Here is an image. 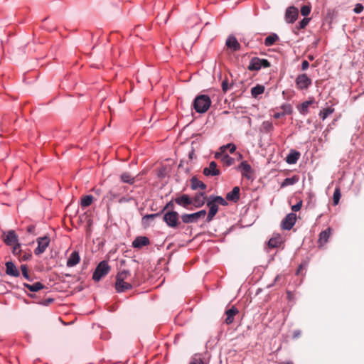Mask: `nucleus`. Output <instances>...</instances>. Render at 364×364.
Here are the masks:
<instances>
[{
  "instance_id": "obj_1",
  "label": "nucleus",
  "mask_w": 364,
  "mask_h": 364,
  "mask_svg": "<svg viewBox=\"0 0 364 364\" xmlns=\"http://www.w3.org/2000/svg\"><path fill=\"white\" fill-rule=\"evenodd\" d=\"M210 105V98L206 95H198L193 102L194 109L198 113L205 112L209 109Z\"/></svg>"
},
{
  "instance_id": "obj_2",
  "label": "nucleus",
  "mask_w": 364,
  "mask_h": 364,
  "mask_svg": "<svg viewBox=\"0 0 364 364\" xmlns=\"http://www.w3.org/2000/svg\"><path fill=\"white\" fill-rule=\"evenodd\" d=\"M110 270V267L109 266L107 262L102 261L97 266L93 275L92 279L95 282H99L103 277L106 276Z\"/></svg>"
},
{
  "instance_id": "obj_3",
  "label": "nucleus",
  "mask_w": 364,
  "mask_h": 364,
  "mask_svg": "<svg viewBox=\"0 0 364 364\" xmlns=\"http://www.w3.org/2000/svg\"><path fill=\"white\" fill-rule=\"evenodd\" d=\"M270 63L267 59H260L257 57H254L251 59L247 69L250 71L259 70L262 67H270Z\"/></svg>"
},
{
  "instance_id": "obj_4",
  "label": "nucleus",
  "mask_w": 364,
  "mask_h": 364,
  "mask_svg": "<svg viewBox=\"0 0 364 364\" xmlns=\"http://www.w3.org/2000/svg\"><path fill=\"white\" fill-rule=\"evenodd\" d=\"M205 215L206 211L205 210H202L191 214L184 213L181 215V220L183 223L186 224L197 223L200 218H204Z\"/></svg>"
},
{
  "instance_id": "obj_5",
  "label": "nucleus",
  "mask_w": 364,
  "mask_h": 364,
  "mask_svg": "<svg viewBox=\"0 0 364 364\" xmlns=\"http://www.w3.org/2000/svg\"><path fill=\"white\" fill-rule=\"evenodd\" d=\"M179 215L176 211H168L164 215V220L168 226L171 228H176L179 224Z\"/></svg>"
},
{
  "instance_id": "obj_6",
  "label": "nucleus",
  "mask_w": 364,
  "mask_h": 364,
  "mask_svg": "<svg viewBox=\"0 0 364 364\" xmlns=\"http://www.w3.org/2000/svg\"><path fill=\"white\" fill-rule=\"evenodd\" d=\"M50 238L48 236L41 237L37 239L38 247L34 250V253L39 255L43 253L50 244Z\"/></svg>"
},
{
  "instance_id": "obj_7",
  "label": "nucleus",
  "mask_w": 364,
  "mask_h": 364,
  "mask_svg": "<svg viewBox=\"0 0 364 364\" xmlns=\"http://www.w3.org/2000/svg\"><path fill=\"white\" fill-rule=\"evenodd\" d=\"M296 220V215L293 213H289L282 221L281 227L284 230H291L294 225Z\"/></svg>"
},
{
  "instance_id": "obj_8",
  "label": "nucleus",
  "mask_w": 364,
  "mask_h": 364,
  "mask_svg": "<svg viewBox=\"0 0 364 364\" xmlns=\"http://www.w3.org/2000/svg\"><path fill=\"white\" fill-rule=\"evenodd\" d=\"M296 84L299 90L307 89L311 84V80L306 74L299 75L296 78Z\"/></svg>"
},
{
  "instance_id": "obj_9",
  "label": "nucleus",
  "mask_w": 364,
  "mask_h": 364,
  "mask_svg": "<svg viewBox=\"0 0 364 364\" xmlns=\"http://www.w3.org/2000/svg\"><path fill=\"white\" fill-rule=\"evenodd\" d=\"M298 15V9L294 6H290L286 11L285 19L288 23H292L297 19Z\"/></svg>"
},
{
  "instance_id": "obj_10",
  "label": "nucleus",
  "mask_w": 364,
  "mask_h": 364,
  "mask_svg": "<svg viewBox=\"0 0 364 364\" xmlns=\"http://www.w3.org/2000/svg\"><path fill=\"white\" fill-rule=\"evenodd\" d=\"M203 173L206 176H215L220 174V171L217 168V164L215 161H211L209 164L208 167H205L203 168Z\"/></svg>"
},
{
  "instance_id": "obj_11",
  "label": "nucleus",
  "mask_w": 364,
  "mask_h": 364,
  "mask_svg": "<svg viewBox=\"0 0 364 364\" xmlns=\"http://www.w3.org/2000/svg\"><path fill=\"white\" fill-rule=\"evenodd\" d=\"M238 168L241 171V173L243 177L250 179L251 178V173L252 172V169L251 166L246 161H242Z\"/></svg>"
},
{
  "instance_id": "obj_12",
  "label": "nucleus",
  "mask_w": 364,
  "mask_h": 364,
  "mask_svg": "<svg viewBox=\"0 0 364 364\" xmlns=\"http://www.w3.org/2000/svg\"><path fill=\"white\" fill-rule=\"evenodd\" d=\"M207 206L209 208V212L207 215L206 221L209 223L213 219V218L218 213V206L216 204L211 202L210 200H208L207 202Z\"/></svg>"
},
{
  "instance_id": "obj_13",
  "label": "nucleus",
  "mask_w": 364,
  "mask_h": 364,
  "mask_svg": "<svg viewBox=\"0 0 364 364\" xmlns=\"http://www.w3.org/2000/svg\"><path fill=\"white\" fill-rule=\"evenodd\" d=\"M175 202L183 208H187L189 205L192 204L193 200L188 195L183 194L181 196L176 198Z\"/></svg>"
},
{
  "instance_id": "obj_14",
  "label": "nucleus",
  "mask_w": 364,
  "mask_h": 364,
  "mask_svg": "<svg viewBox=\"0 0 364 364\" xmlns=\"http://www.w3.org/2000/svg\"><path fill=\"white\" fill-rule=\"evenodd\" d=\"M4 242L7 245H13L18 242V236L14 230H9L4 237Z\"/></svg>"
},
{
  "instance_id": "obj_15",
  "label": "nucleus",
  "mask_w": 364,
  "mask_h": 364,
  "mask_svg": "<svg viewBox=\"0 0 364 364\" xmlns=\"http://www.w3.org/2000/svg\"><path fill=\"white\" fill-rule=\"evenodd\" d=\"M239 313L237 309L232 306L230 309L226 310V318L225 322L226 324L230 325L234 321L235 316Z\"/></svg>"
},
{
  "instance_id": "obj_16",
  "label": "nucleus",
  "mask_w": 364,
  "mask_h": 364,
  "mask_svg": "<svg viewBox=\"0 0 364 364\" xmlns=\"http://www.w3.org/2000/svg\"><path fill=\"white\" fill-rule=\"evenodd\" d=\"M193 203L196 208L202 207L206 200V196H205V193H196V196L192 198Z\"/></svg>"
},
{
  "instance_id": "obj_17",
  "label": "nucleus",
  "mask_w": 364,
  "mask_h": 364,
  "mask_svg": "<svg viewBox=\"0 0 364 364\" xmlns=\"http://www.w3.org/2000/svg\"><path fill=\"white\" fill-rule=\"evenodd\" d=\"M6 273L8 275L16 277L20 275L18 270L12 262H7L6 263Z\"/></svg>"
},
{
  "instance_id": "obj_18",
  "label": "nucleus",
  "mask_w": 364,
  "mask_h": 364,
  "mask_svg": "<svg viewBox=\"0 0 364 364\" xmlns=\"http://www.w3.org/2000/svg\"><path fill=\"white\" fill-rule=\"evenodd\" d=\"M149 244V240L144 236L137 237L132 242V246L135 248H141Z\"/></svg>"
},
{
  "instance_id": "obj_19",
  "label": "nucleus",
  "mask_w": 364,
  "mask_h": 364,
  "mask_svg": "<svg viewBox=\"0 0 364 364\" xmlns=\"http://www.w3.org/2000/svg\"><path fill=\"white\" fill-rule=\"evenodd\" d=\"M226 199L234 202L237 201L240 199V188L238 186L234 187L232 191L226 195Z\"/></svg>"
},
{
  "instance_id": "obj_20",
  "label": "nucleus",
  "mask_w": 364,
  "mask_h": 364,
  "mask_svg": "<svg viewBox=\"0 0 364 364\" xmlns=\"http://www.w3.org/2000/svg\"><path fill=\"white\" fill-rule=\"evenodd\" d=\"M190 181L191 187L193 190H197L198 188L205 190L206 188V185L203 182L199 181L196 176H193Z\"/></svg>"
},
{
  "instance_id": "obj_21",
  "label": "nucleus",
  "mask_w": 364,
  "mask_h": 364,
  "mask_svg": "<svg viewBox=\"0 0 364 364\" xmlns=\"http://www.w3.org/2000/svg\"><path fill=\"white\" fill-rule=\"evenodd\" d=\"M226 46L234 51L240 50V45L234 36H230L226 41Z\"/></svg>"
},
{
  "instance_id": "obj_22",
  "label": "nucleus",
  "mask_w": 364,
  "mask_h": 364,
  "mask_svg": "<svg viewBox=\"0 0 364 364\" xmlns=\"http://www.w3.org/2000/svg\"><path fill=\"white\" fill-rule=\"evenodd\" d=\"M80 262V256L77 252L74 251L70 255L68 261L67 266L69 267H74Z\"/></svg>"
},
{
  "instance_id": "obj_23",
  "label": "nucleus",
  "mask_w": 364,
  "mask_h": 364,
  "mask_svg": "<svg viewBox=\"0 0 364 364\" xmlns=\"http://www.w3.org/2000/svg\"><path fill=\"white\" fill-rule=\"evenodd\" d=\"M115 288L117 292H124L127 290L131 289L132 286L131 284L122 280V282H116Z\"/></svg>"
},
{
  "instance_id": "obj_24",
  "label": "nucleus",
  "mask_w": 364,
  "mask_h": 364,
  "mask_svg": "<svg viewBox=\"0 0 364 364\" xmlns=\"http://www.w3.org/2000/svg\"><path fill=\"white\" fill-rule=\"evenodd\" d=\"M300 156L299 152L292 150L291 152L287 155L286 161L289 164H294L296 163V161L299 160Z\"/></svg>"
},
{
  "instance_id": "obj_25",
  "label": "nucleus",
  "mask_w": 364,
  "mask_h": 364,
  "mask_svg": "<svg viewBox=\"0 0 364 364\" xmlns=\"http://www.w3.org/2000/svg\"><path fill=\"white\" fill-rule=\"evenodd\" d=\"M120 180L123 183L134 184L136 181V177L133 176L129 172H124L120 175Z\"/></svg>"
},
{
  "instance_id": "obj_26",
  "label": "nucleus",
  "mask_w": 364,
  "mask_h": 364,
  "mask_svg": "<svg viewBox=\"0 0 364 364\" xmlns=\"http://www.w3.org/2000/svg\"><path fill=\"white\" fill-rule=\"evenodd\" d=\"M331 235V229L328 228L319 234L318 243L320 245H323L328 242V237Z\"/></svg>"
},
{
  "instance_id": "obj_27",
  "label": "nucleus",
  "mask_w": 364,
  "mask_h": 364,
  "mask_svg": "<svg viewBox=\"0 0 364 364\" xmlns=\"http://www.w3.org/2000/svg\"><path fill=\"white\" fill-rule=\"evenodd\" d=\"M161 213H154V214H149L146 215L142 218V225L144 227H148L150 225V221L153 220L156 218L160 216Z\"/></svg>"
},
{
  "instance_id": "obj_28",
  "label": "nucleus",
  "mask_w": 364,
  "mask_h": 364,
  "mask_svg": "<svg viewBox=\"0 0 364 364\" xmlns=\"http://www.w3.org/2000/svg\"><path fill=\"white\" fill-rule=\"evenodd\" d=\"M24 287L28 289L30 291L36 292L41 289H43L45 287L41 282H36L33 284H24Z\"/></svg>"
},
{
  "instance_id": "obj_29",
  "label": "nucleus",
  "mask_w": 364,
  "mask_h": 364,
  "mask_svg": "<svg viewBox=\"0 0 364 364\" xmlns=\"http://www.w3.org/2000/svg\"><path fill=\"white\" fill-rule=\"evenodd\" d=\"M279 39L276 33H272L264 39V45L267 47L273 46Z\"/></svg>"
},
{
  "instance_id": "obj_30",
  "label": "nucleus",
  "mask_w": 364,
  "mask_h": 364,
  "mask_svg": "<svg viewBox=\"0 0 364 364\" xmlns=\"http://www.w3.org/2000/svg\"><path fill=\"white\" fill-rule=\"evenodd\" d=\"M264 86L262 85H257L251 89V94L253 97L257 98L258 95L264 92Z\"/></svg>"
},
{
  "instance_id": "obj_31",
  "label": "nucleus",
  "mask_w": 364,
  "mask_h": 364,
  "mask_svg": "<svg viewBox=\"0 0 364 364\" xmlns=\"http://www.w3.org/2000/svg\"><path fill=\"white\" fill-rule=\"evenodd\" d=\"M93 196L91 195L85 196L81 198L80 205L82 208H86L90 206L93 201Z\"/></svg>"
},
{
  "instance_id": "obj_32",
  "label": "nucleus",
  "mask_w": 364,
  "mask_h": 364,
  "mask_svg": "<svg viewBox=\"0 0 364 364\" xmlns=\"http://www.w3.org/2000/svg\"><path fill=\"white\" fill-rule=\"evenodd\" d=\"M209 200L213 203L216 204L218 206V205H221L223 206L228 205L227 201L221 196H210L209 198Z\"/></svg>"
},
{
  "instance_id": "obj_33",
  "label": "nucleus",
  "mask_w": 364,
  "mask_h": 364,
  "mask_svg": "<svg viewBox=\"0 0 364 364\" xmlns=\"http://www.w3.org/2000/svg\"><path fill=\"white\" fill-rule=\"evenodd\" d=\"M299 181V177L296 176H294L291 178H287L284 180L282 183L281 184V187H285L291 185H294Z\"/></svg>"
},
{
  "instance_id": "obj_34",
  "label": "nucleus",
  "mask_w": 364,
  "mask_h": 364,
  "mask_svg": "<svg viewBox=\"0 0 364 364\" xmlns=\"http://www.w3.org/2000/svg\"><path fill=\"white\" fill-rule=\"evenodd\" d=\"M282 242V240L280 236L272 237L269 240L268 246L270 248H275L279 247L281 245Z\"/></svg>"
},
{
  "instance_id": "obj_35",
  "label": "nucleus",
  "mask_w": 364,
  "mask_h": 364,
  "mask_svg": "<svg viewBox=\"0 0 364 364\" xmlns=\"http://www.w3.org/2000/svg\"><path fill=\"white\" fill-rule=\"evenodd\" d=\"M313 100H308L304 102L299 107V111L302 114H306L308 112L309 107L313 103Z\"/></svg>"
},
{
  "instance_id": "obj_36",
  "label": "nucleus",
  "mask_w": 364,
  "mask_h": 364,
  "mask_svg": "<svg viewBox=\"0 0 364 364\" xmlns=\"http://www.w3.org/2000/svg\"><path fill=\"white\" fill-rule=\"evenodd\" d=\"M130 276L129 270H122L118 272L116 277V282H122V280L127 279Z\"/></svg>"
},
{
  "instance_id": "obj_37",
  "label": "nucleus",
  "mask_w": 364,
  "mask_h": 364,
  "mask_svg": "<svg viewBox=\"0 0 364 364\" xmlns=\"http://www.w3.org/2000/svg\"><path fill=\"white\" fill-rule=\"evenodd\" d=\"M334 111V109L329 107H327L326 109H323V110H321L319 113V116L320 117L324 120L328 115H330L331 114H332Z\"/></svg>"
},
{
  "instance_id": "obj_38",
  "label": "nucleus",
  "mask_w": 364,
  "mask_h": 364,
  "mask_svg": "<svg viewBox=\"0 0 364 364\" xmlns=\"http://www.w3.org/2000/svg\"><path fill=\"white\" fill-rule=\"evenodd\" d=\"M222 161L224 164L229 166L234 164L235 160L233 158L229 156L228 154H224L222 156Z\"/></svg>"
},
{
  "instance_id": "obj_39",
  "label": "nucleus",
  "mask_w": 364,
  "mask_h": 364,
  "mask_svg": "<svg viewBox=\"0 0 364 364\" xmlns=\"http://www.w3.org/2000/svg\"><path fill=\"white\" fill-rule=\"evenodd\" d=\"M228 149L229 151L231 154H232L235 151L236 146L233 144H228L227 145L221 146L220 149V151H222V152H225V151Z\"/></svg>"
},
{
  "instance_id": "obj_40",
  "label": "nucleus",
  "mask_w": 364,
  "mask_h": 364,
  "mask_svg": "<svg viewBox=\"0 0 364 364\" xmlns=\"http://www.w3.org/2000/svg\"><path fill=\"white\" fill-rule=\"evenodd\" d=\"M341 195L340 188H336L334 191L333 197L334 205H337L338 203L340 198H341Z\"/></svg>"
},
{
  "instance_id": "obj_41",
  "label": "nucleus",
  "mask_w": 364,
  "mask_h": 364,
  "mask_svg": "<svg viewBox=\"0 0 364 364\" xmlns=\"http://www.w3.org/2000/svg\"><path fill=\"white\" fill-rule=\"evenodd\" d=\"M281 109H282V112L284 113V115L289 114L292 112V107L289 104H284L282 105Z\"/></svg>"
},
{
  "instance_id": "obj_42",
  "label": "nucleus",
  "mask_w": 364,
  "mask_h": 364,
  "mask_svg": "<svg viewBox=\"0 0 364 364\" xmlns=\"http://www.w3.org/2000/svg\"><path fill=\"white\" fill-rule=\"evenodd\" d=\"M32 257V255L30 252H23L22 251L21 255L18 257L20 261H27L29 260Z\"/></svg>"
},
{
  "instance_id": "obj_43",
  "label": "nucleus",
  "mask_w": 364,
  "mask_h": 364,
  "mask_svg": "<svg viewBox=\"0 0 364 364\" xmlns=\"http://www.w3.org/2000/svg\"><path fill=\"white\" fill-rule=\"evenodd\" d=\"M22 251L23 250L21 249V245L19 243H16L14 245V246L13 247L12 253L14 255H16L19 257L20 255H21V253H22Z\"/></svg>"
},
{
  "instance_id": "obj_44",
  "label": "nucleus",
  "mask_w": 364,
  "mask_h": 364,
  "mask_svg": "<svg viewBox=\"0 0 364 364\" xmlns=\"http://www.w3.org/2000/svg\"><path fill=\"white\" fill-rule=\"evenodd\" d=\"M311 12V6L305 5L301 9V14L304 16H307Z\"/></svg>"
},
{
  "instance_id": "obj_45",
  "label": "nucleus",
  "mask_w": 364,
  "mask_h": 364,
  "mask_svg": "<svg viewBox=\"0 0 364 364\" xmlns=\"http://www.w3.org/2000/svg\"><path fill=\"white\" fill-rule=\"evenodd\" d=\"M21 271H22V274L23 276L27 279H29V276H28V268H27V266L26 264H22L21 266Z\"/></svg>"
},
{
  "instance_id": "obj_46",
  "label": "nucleus",
  "mask_w": 364,
  "mask_h": 364,
  "mask_svg": "<svg viewBox=\"0 0 364 364\" xmlns=\"http://www.w3.org/2000/svg\"><path fill=\"white\" fill-rule=\"evenodd\" d=\"M310 18H304L299 22V28H304L309 23Z\"/></svg>"
},
{
  "instance_id": "obj_47",
  "label": "nucleus",
  "mask_w": 364,
  "mask_h": 364,
  "mask_svg": "<svg viewBox=\"0 0 364 364\" xmlns=\"http://www.w3.org/2000/svg\"><path fill=\"white\" fill-rule=\"evenodd\" d=\"M189 364H205V363H204L203 359H201L200 358H196V356L192 358V360Z\"/></svg>"
},
{
  "instance_id": "obj_48",
  "label": "nucleus",
  "mask_w": 364,
  "mask_h": 364,
  "mask_svg": "<svg viewBox=\"0 0 364 364\" xmlns=\"http://www.w3.org/2000/svg\"><path fill=\"white\" fill-rule=\"evenodd\" d=\"M363 9H364V7H363V4H355L353 11L355 14H360L363 11Z\"/></svg>"
},
{
  "instance_id": "obj_49",
  "label": "nucleus",
  "mask_w": 364,
  "mask_h": 364,
  "mask_svg": "<svg viewBox=\"0 0 364 364\" xmlns=\"http://www.w3.org/2000/svg\"><path fill=\"white\" fill-rule=\"evenodd\" d=\"M301 206H302V200H300L296 204L291 206V210L294 212L299 211L301 208Z\"/></svg>"
},
{
  "instance_id": "obj_50",
  "label": "nucleus",
  "mask_w": 364,
  "mask_h": 364,
  "mask_svg": "<svg viewBox=\"0 0 364 364\" xmlns=\"http://www.w3.org/2000/svg\"><path fill=\"white\" fill-rule=\"evenodd\" d=\"M230 86L228 85V80H223L222 82V90L224 92H226L229 89Z\"/></svg>"
},
{
  "instance_id": "obj_51",
  "label": "nucleus",
  "mask_w": 364,
  "mask_h": 364,
  "mask_svg": "<svg viewBox=\"0 0 364 364\" xmlns=\"http://www.w3.org/2000/svg\"><path fill=\"white\" fill-rule=\"evenodd\" d=\"M264 127L267 132H270L273 129V125L272 123L267 122L264 123Z\"/></svg>"
},
{
  "instance_id": "obj_52",
  "label": "nucleus",
  "mask_w": 364,
  "mask_h": 364,
  "mask_svg": "<svg viewBox=\"0 0 364 364\" xmlns=\"http://www.w3.org/2000/svg\"><path fill=\"white\" fill-rule=\"evenodd\" d=\"M309 67V63L307 60H303L301 63V70H306Z\"/></svg>"
},
{
  "instance_id": "obj_53",
  "label": "nucleus",
  "mask_w": 364,
  "mask_h": 364,
  "mask_svg": "<svg viewBox=\"0 0 364 364\" xmlns=\"http://www.w3.org/2000/svg\"><path fill=\"white\" fill-rule=\"evenodd\" d=\"M168 208H173V203L172 201H170L168 202L166 206L164 208L163 210H165L166 209H168Z\"/></svg>"
},
{
  "instance_id": "obj_54",
  "label": "nucleus",
  "mask_w": 364,
  "mask_h": 364,
  "mask_svg": "<svg viewBox=\"0 0 364 364\" xmlns=\"http://www.w3.org/2000/svg\"><path fill=\"white\" fill-rule=\"evenodd\" d=\"M34 231H35V226L33 225H30L27 228V232L31 233V234H34Z\"/></svg>"
},
{
  "instance_id": "obj_55",
  "label": "nucleus",
  "mask_w": 364,
  "mask_h": 364,
  "mask_svg": "<svg viewBox=\"0 0 364 364\" xmlns=\"http://www.w3.org/2000/svg\"><path fill=\"white\" fill-rule=\"evenodd\" d=\"M284 113L282 112H276L274 114V117L275 119H279L281 117L284 116Z\"/></svg>"
},
{
  "instance_id": "obj_56",
  "label": "nucleus",
  "mask_w": 364,
  "mask_h": 364,
  "mask_svg": "<svg viewBox=\"0 0 364 364\" xmlns=\"http://www.w3.org/2000/svg\"><path fill=\"white\" fill-rule=\"evenodd\" d=\"M225 152H222V151L220 153H216L215 155V157L216 159H220L222 160V156L224 155Z\"/></svg>"
},
{
  "instance_id": "obj_57",
  "label": "nucleus",
  "mask_w": 364,
  "mask_h": 364,
  "mask_svg": "<svg viewBox=\"0 0 364 364\" xmlns=\"http://www.w3.org/2000/svg\"><path fill=\"white\" fill-rule=\"evenodd\" d=\"M92 191L96 193L97 195H100L101 193V190L100 188L95 189L93 188Z\"/></svg>"
},
{
  "instance_id": "obj_58",
  "label": "nucleus",
  "mask_w": 364,
  "mask_h": 364,
  "mask_svg": "<svg viewBox=\"0 0 364 364\" xmlns=\"http://www.w3.org/2000/svg\"><path fill=\"white\" fill-rule=\"evenodd\" d=\"M308 58H309V60H313L314 59V56H313V55H308Z\"/></svg>"
},
{
  "instance_id": "obj_59",
  "label": "nucleus",
  "mask_w": 364,
  "mask_h": 364,
  "mask_svg": "<svg viewBox=\"0 0 364 364\" xmlns=\"http://www.w3.org/2000/svg\"><path fill=\"white\" fill-rule=\"evenodd\" d=\"M301 269H302V267H301V266H300V267H299V269H298L297 272H296V274H299V272H301Z\"/></svg>"
},
{
  "instance_id": "obj_60",
  "label": "nucleus",
  "mask_w": 364,
  "mask_h": 364,
  "mask_svg": "<svg viewBox=\"0 0 364 364\" xmlns=\"http://www.w3.org/2000/svg\"><path fill=\"white\" fill-rule=\"evenodd\" d=\"M283 364H294V363L292 362L289 361V362L284 363Z\"/></svg>"
},
{
  "instance_id": "obj_61",
  "label": "nucleus",
  "mask_w": 364,
  "mask_h": 364,
  "mask_svg": "<svg viewBox=\"0 0 364 364\" xmlns=\"http://www.w3.org/2000/svg\"><path fill=\"white\" fill-rule=\"evenodd\" d=\"M48 301L49 303H50V302H53V299H48Z\"/></svg>"
}]
</instances>
